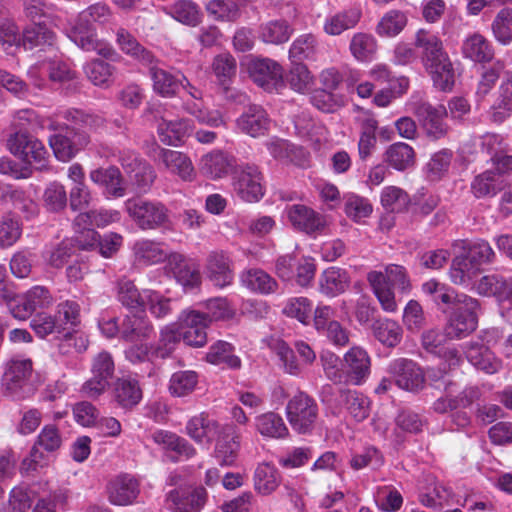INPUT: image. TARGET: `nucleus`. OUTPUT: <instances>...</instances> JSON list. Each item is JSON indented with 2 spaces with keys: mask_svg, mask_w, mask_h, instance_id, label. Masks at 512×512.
<instances>
[{
  "mask_svg": "<svg viewBox=\"0 0 512 512\" xmlns=\"http://www.w3.org/2000/svg\"><path fill=\"white\" fill-rule=\"evenodd\" d=\"M111 17L110 8L103 3L90 5L68 22L64 32L66 36L80 49L95 51L100 56L113 59L117 56L111 44L98 39L93 23H106Z\"/></svg>",
  "mask_w": 512,
  "mask_h": 512,
  "instance_id": "obj_1",
  "label": "nucleus"
},
{
  "mask_svg": "<svg viewBox=\"0 0 512 512\" xmlns=\"http://www.w3.org/2000/svg\"><path fill=\"white\" fill-rule=\"evenodd\" d=\"M435 301L453 305V311L445 328L448 338H464L476 329L478 323L477 311L479 309V303L476 299L466 294H457L454 290L443 285V290L438 292Z\"/></svg>",
  "mask_w": 512,
  "mask_h": 512,
  "instance_id": "obj_2",
  "label": "nucleus"
},
{
  "mask_svg": "<svg viewBox=\"0 0 512 512\" xmlns=\"http://www.w3.org/2000/svg\"><path fill=\"white\" fill-rule=\"evenodd\" d=\"M367 281L381 308L387 313H396L398 310L394 288L402 294L410 293L412 288L406 269L397 264L386 265L383 271L368 272Z\"/></svg>",
  "mask_w": 512,
  "mask_h": 512,
  "instance_id": "obj_3",
  "label": "nucleus"
},
{
  "mask_svg": "<svg viewBox=\"0 0 512 512\" xmlns=\"http://www.w3.org/2000/svg\"><path fill=\"white\" fill-rule=\"evenodd\" d=\"M33 372L30 359L15 357L6 366L2 377L4 393L15 400H23L34 394L36 387L31 381Z\"/></svg>",
  "mask_w": 512,
  "mask_h": 512,
  "instance_id": "obj_4",
  "label": "nucleus"
},
{
  "mask_svg": "<svg viewBox=\"0 0 512 512\" xmlns=\"http://www.w3.org/2000/svg\"><path fill=\"white\" fill-rule=\"evenodd\" d=\"M125 209L141 230H155L169 223L168 208L157 200L128 199Z\"/></svg>",
  "mask_w": 512,
  "mask_h": 512,
  "instance_id": "obj_5",
  "label": "nucleus"
},
{
  "mask_svg": "<svg viewBox=\"0 0 512 512\" xmlns=\"http://www.w3.org/2000/svg\"><path fill=\"white\" fill-rule=\"evenodd\" d=\"M10 152L26 164L38 170L45 169L48 163V152L41 141L33 136L18 131L8 140Z\"/></svg>",
  "mask_w": 512,
  "mask_h": 512,
  "instance_id": "obj_6",
  "label": "nucleus"
},
{
  "mask_svg": "<svg viewBox=\"0 0 512 512\" xmlns=\"http://www.w3.org/2000/svg\"><path fill=\"white\" fill-rule=\"evenodd\" d=\"M286 416L296 432L305 434L314 427L318 416V406L309 395L299 392L288 401Z\"/></svg>",
  "mask_w": 512,
  "mask_h": 512,
  "instance_id": "obj_7",
  "label": "nucleus"
},
{
  "mask_svg": "<svg viewBox=\"0 0 512 512\" xmlns=\"http://www.w3.org/2000/svg\"><path fill=\"white\" fill-rule=\"evenodd\" d=\"M115 372L112 355L107 351L99 352L92 359L91 378L82 385L81 392L88 398H97L110 386Z\"/></svg>",
  "mask_w": 512,
  "mask_h": 512,
  "instance_id": "obj_8",
  "label": "nucleus"
},
{
  "mask_svg": "<svg viewBox=\"0 0 512 512\" xmlns=\"http://www.w3.org/2000/svg\"><path fill=\"white\" fill-rule=\"evenodd\" d=\"M263 176L254 165H245L233 176V191L243 201L258 202L264 195Z\"/></svg>",
  "mask_w": 512,
  "mask_h": 512,
  "instance_id": "obj_9",
  "label": "nucleus"
},
{
  "mask_svg": "<svg viewBox=\"0 0 512 512\" xmlns=\"http://www.w3.org/2000/svg\"><path fill=\"white\" fill-rule=\"evenodd\" d=\"M182 340L188 346L199 348L207 343L208 318L196 310H183L177 319Z\"/></svg>",
  "mask_w": 512,
  "mask_h": 512,
  "instance_id": "obj_10",
  "label": "nucleus"
},
{
  "mask_svg": "<svg viewBox=\"0 0 512 512\" xmlns=\"http://www.w3.org/2000/svg\"><path fill=\"white\" fill-rule=\"evenodd\" d=\"M247 70L252 80L267 91H273L283 86L282 67L272 59H249Z\"/></svg>",
  "mask_w": 512,
  "mask_h": 512,
  "instance_id": "obj_11",
  "label": "nucleus"
},
{
  "mask_svg": "<svg viewBox=\"0 0 512 512\" xmlns=\"http://www.w3.org/2000/svg\"><path fill=\"white\" fill-rule=\"evenodd\" d=\"M409 110L422 121L427 134L434 139H439L447 132L444 118L447 110L443 105L433 107L429 103L419 100L409 104Z\"/></svg>",
  "mask_w": 512,
  "mask_h": 512,
  "instance_id": "obj_12",
  "label": "nucleus"
},
{
  "mask_svg": "<svg viewBox=\"0 0 512 512\" xmlns=\"http://www.w3.org/2000/svg\"><path fill=\"white\" fill-rule=\"evenodd\" d=\"M388 370L396 385L403 390L415 392L424 386L425 375L420 366L412 360L396 359L389 364Z\"/></svg>",
  "mask_w": 512,
  "mask_h": 512,
  "instance_id": "obj_13",
  "label": "nucleus"
},
{
  "mask_svg": "<svg viewBox=\"0 0 512 512\" xmlns=\"http://www.w3.org/2000/svg\"><path fill=\"white\" fill-rule=\"evenodd\" d=\"M226 430L232 431V426L220 425L205 413L192 417L186 424L187 435L196 443L206 446Z\"/></svg>",
  "mask_w": 512,
  "mask_h": 512,
  "instance_id": "obj_14",
  "label": "nucleus"
},
{
  "mask_svg": "<svg viewBox=\"0 0 512 512\" xmlns=\"http://www.w3.org/2000/svg\"><path fill=\"white\" fill-rule=\"evenodd\" d=\"M135 264L139 266H152L169 262L174 251H171L164 242L152 239L137 240L132 246Z\"/></svg>",
  "mask_w": 512,
  "mask_h": 512,
  "instance_id": "obj_15",
  "label": "nucleus"
},
{
  "mask_svg": "<svg viewBox=\"0 0 512 512\" xmlns=\"http://www.w3.org/2000/svg\"><path fill=\"white\" fill-rule=\"evenodd\" d=\"M414 45L419 51L425 70L448 56L439 36L424 29L416 32Z\"/></svg>",
  "mask_w": 512,
  "mask_h": 512,
  "instance_id": "obj_16",
  "label": "nucleus"
},
{
  "mask_svg": "<svg viewBox=\"0 0 512 512\" xmlns=\"http://www.w3.org/2000/svg\"><path fill=\"white\" fill-rule=\"evenodd\" d=\"M155 160L161 162L172 174L184 181L195 179L196 172L191 159L183 152L157 147Z\"/></svg>",
  "mask_w": 512,
  "mask_h": 512,
  "instance_id": "obj_17",
  "label": "nucleus"
},
{
  "mask_svg": "<svg viewBox=\"0 0 512 512\" xmlns=\"http://www.w3.org/2000/svg\"><path fill=\"white\" fill-rule=\"evenodd\" d=\"M285 213L294 228L306 233L321 231L326 225L324 216L305 205L288 206Z\"/></svg>",
  "mask_w": 512,
  "mask_h": 512,
  "instance_id": "obj_18",
  "label": "nucleus"
},
{
  "mask_svg": "<svg viewBox=\"0 0 512 512\" xmlns=\"http://www.w3.org/2000/svg\"><path fill=\"white\" fill-rule=\"evenodd\" d=\"M150 65L149 76L153 91L164 98L176 96L180 89V81L186 80V76L180 71L171 72L156 65Z\"/></svg>",
  "mask_w": 512,
  "mask_h": 512,
  "instance_id": "obj_19",
  "label": "nucleus"
},
{
  "mask_svg": "<svg viewBox=\"0 0 512 512\" xmlns=\"http://www.w3.org/2000/svg\"><path fill=\"white\" fill-rule=\"evenodd\" d=\"M271 120L259 105H250L237 119L236 126L242 133L251 137H259L268 132Z\"/></svg>",
  "mask_w": 512,
  "mask_h": 512,
  "instance_id": "obj_20",
  "label": "nucleus"
},
{
  "mask_svg": "<svg viewBox=\"0 0 512 512\" xmlns=\"http://www.w3.org/2000/svg\"><path fill=\"white\" fill-rule=\"evenodd\" d=\"M205 489L198 488L192 492L184 489H175L168 493L166 506L174 512H198L206 502Z\"/></svg>",
  "mask_w": 512,
  "mask_h": 512,
  "instance_id": "obj_21",
  "label": "nucleus"
},
{
  "mask_svg": "<svg viewBox=\"0 0 512 512\" xmlns=\"http://www.w3.org/2000/svg\"><path fill=\"white\" fill-rule=\"evenodd\" d=\"M205 275L217 287L229 286L233 282L234 273L228 255L223 252L209 254L205 266Z\"/></svg>",
  "mask_w": 512,
  "mask_h": 512,
  "instance_id": "obj_22",
  "label": "nucleus"
},
{
  "mask_svg": "<svg viewBox=\"0 0 512 512\" xmlns=\"http://www.w3.org/2000/svg\"><path fill=\"white\" fill-rule=\"evenodd\" d=\"M234 166V157L221 150H213L203 155L198 162L200 173L213 180L226 176Z\"/></svg>",
  "mask_w": 512,
  "mask_h": 512,
  "instance_id": "obj_23",
  "label": "nucleus"
},
{
  "mask_svg": "<svg viewBox=\"0 0 512 512\" xmlns=\"http://www.w3.org/2000/svg\"><path fill=\"white\" fill-rule=\"evenodd\" d=\"M347 374L355 385L363 384L370 375L371 358L367 351L359 346L351 347L344 354Z\"/></svg>",
  "mask_w": 512,
  "mask_h": 512,
  "instance_id": "obj_24",
  "label": "nucleus"
},
{
  "mask_svg": "<svg viewBox=\"0 0 512 512\" xmlns=\"http://www.w3.org/2000/svg\"><path fill=\"white\" fill-rule=\"evenodd\" d=\"M349 285V273L339 267L333 266L325 269L318 278V290L328 298H334L343 294Z\"/></svg>",
  "mask_w": 512,
  "mask_h": 512,
  "instance_id": "obj_25",
  "label": "nucleus"
},
{
  "mask_svg": "<svg viewBox=\"0 0 512 512\" xmlns=\"http://www.w3.org/2000/svg\"><path fill=\"white\" fill-rule=\"evenodd\" d=\"M193 130L189 119L161 118L157 125V134L160 141L168 146H179L184 138Z\"/></svg>",
  "mask_w": 512,
  "mask_h": 512,
  "instance_id": "obj_26",
  "label": "nucleus"
},
{
  "mask_svg": "<svg viewBox=\"0 0 512 512\" xmlns=\"http://www.w3.org/2000/svg\"><path fill=\"white\" fill-rule=\"evenodd\" d=\"M165 269L168 273H171L176 281L185 289L194 288L200 284L201 277L199 271L178 252L172 254Z\"/></svg>",
  "mask_w": 512,
  "mask_h": 512,
  "instance_id": "obj_27",
  "label": "nucleus"
},
{
  "mask_svg": "<svg viewBox=\"0 0 512 512\" xmlns=\"http://www.w3.org/2000/svg\"><path fill=\"white\" fill-rule=\"evenodd\" d=\"M461 52L464 58L475 63H489L494 58L492 44L480 33H472L465 37Z\"/></svg>",
  "mask_w": 512,
  "mask_h": 512,
  "instance_id": "obj_28",
  "label": "nucleus"
},
{
  "mask_svg": "<svg viewBox=\"0 0 512 512\" xmlns=\"http://www.w3.org/2000/svg\"><path fill=\"white\" fill-rule=\"evenodd\" d=\"M362 18L359 7H350L328 15L323 23V30L330 36H338L344 31L354 28Z\"/></svg>",
  "mask_w": 512,
  "mask_h": 512,
  "instance_id": "obj_29",
  "label": "nucleus"
},
{
  "mask_svg": "<svg viewBox=\"0 0 512 512\" xmlns=\"http://www.w3.org/2000/svg\"><path fill=\"white\" fill-rule=\"evenodd\" d=\"M243 287L260 295L273 294L278 290L277 281L266 271L258 268L244 270L240 275Z\"/></svg>",
  "mask_w": 512,
  "mask_h": 512,
  "instance_id": "obj_30",
  "label": "nucleus"
},
{
  "mask_svg": "<svg viewBox=\"0 0 512 512\" xmlns=\"http://www.w3.org/2000/svg\"><path fill=\"white\" fill-rule=\"evenodd\" d=\"M108 494L112 504L129 505L139 494L138 482L128 475L119 476L109 483Z\"/></svg>",
  "mask_w": 512,
  "mask_h": 512,
  "instance_id": "obj_31",
  "label": "nucleus"
},
{
  "mask_svg": "<svg viewBox=\"0 0 512 512\" xmlns=\"http://www.w3.org/2000/svg\"><path fill=\"white\" fill-rule=\"evenodd\" d=\"M153 331L152 323L142 310L139 315H127L123 319L120 335L126 341L135 342L149 338Z\"/></svg>",
  "mask_w": 512,
  "mask_h": 512,
  "instance_id": "obj_32",
  "label": "nucleus"
},
{
  "mask_svg": "<svg viewBox=\"0 0 512 512\" xmlns=\"http://www.w3.org/2000/svg\"><path fill=\"white\" fill-rule=\"evenodd\" d=\"M89 176L93 183L105 188V193L108 196L116 198L124 196L125 187L118 168H97L92 170Z\"/></svg>",
  "mask_w": 512,
  "mask_h": 512,
  "instance_id": "obj_33",
  "label": "nucleus"
},
{
  "mask_svg": "<svg viewBox=\"0 0 512 512\" xmlns=\"http://www.w3.org/2000/svg\"><path fill=\"white\" fill-rule=\"evenodd\" d=\"M116 43L119 49L127 56L144 65L154 64V55L144 48L138 40L126 29L119 28L116 32Z\"/></svg>",
  "mask_w": 512,
  "mask_h": 512,
  "instance_id": "obj_34",
  "label": "nucleus"
},
{
  "mask_svg": "<svg viewBox=\"0 0 512 512\" xmlns=\"http://www.w3.org/2000/svg\"><path fill=\"white\" fill-rule=\"evenodd\" d=\"M151 438L162 449L175 452L185 459H189L196 454L195 448L186 439L173 432L156 430L151 434Z\"/></svg>",
  "mask_w": 512,
  "mask_h": 512,
  "instance_id": "obj_35",
  "label": "nucleus"
},
{
  "mask_svg": "<svg viewBox=\"0 0 512 512\" xmlns=\"http://www.w3.org/2000/svg\"><path fill=\"white\" fill-rule=\"evenodd\" d=\"M280 483L281 475L274 464L262 462L257 465L253 475V486L257 493L270 495Z\"/></svg>",
  "mask_w": 512,
  "mask_h": 512,
  "instance_id": "obj_36",
  "label": "nucleus"
},
{
  "mask_svg": "<svg viewBox=\"0 0 512 512\" xmlns=\"http://www.w3.org/2000/svg\"><path fill=\"white\" fill-rule=\"evenodd\" d=\"M407 24L408 16L404 11L391 9L380 17L375 26V33L380 38H395L405 29Z\"/></svg>",
  "mask_w": 512,
  "mask_h": 512,
  "instance_id": "obj_37",
  "label": "nucleus"
},
{
  "mask_svg": "<svg viewBox=\"0 0 512 512\" xmlns=\"http://www.w3.org/2000/svg\"><path fill=\"white\" fill-rule=\"evenodd\" d=\"M467 360L478 370L487 374H494L501 368V361L495 355L479 345L478 342H470L466 349Z\"/></svg>",
  "mask_w": 512,
  "mask_h": 512,
  "instance_id": "obj_38",
  "label": "nucleus"
},
{
  "mask_svg": "<svg viewBox=\"0 0 512 512\" xmlns=\"http://www.w3.org/2000/svg\"><path fill=\"white\" fill-rule=\"evenodd\" d=\"M239 447V437L232 427V431L226 430L218 436L214 457L221 466H231L237 459Z\"/></svg>",
  "mask_w": 512,
  "mask_h": 512,
  "instance_id": "obj_39",
  "label": "nucleus"
},
{
  "mask_svg": "<svg viewBox=\"0 0 512 512\" xmlns=\"http://www.w3.org/2000/svg\"><path fill=\"white\" fill-rule=\"evenodd\" d=\"M114 397L119 406L131 409L142 400L139 382L131 377L119 378L114 386Z\"/></svg>",
  "mask_w": 512,
  "mask_h": 512,
  "instance_id": "obj_40",
  "label": "nucleus"
},
{
  "mask_svg": "<svg viewBox=\"0 0 512 512\" xmlns=\"http://www.w3.org/2000/svg\"><path fill=\"white\" fill-rule=\"evenodd\" d=\"M266 145L271 156L277 160L291 162L299 166H304L307 162L306 151L286 140L271 139Z\"/></svg>",
  "mask_w": 512,
  "mask_h": 512,
  "instance_id": "obj_41",
  "label": "nucleus"
},
{
  "mask_svg": "<svg viewBox=\"0 0 512 512\" xmlns=\"http://www.w3.org/2000/svg\"><path fill=\"white\" fill-rule=\"evenodd\" d=\"M479 272L480 268L467 255H463L453 259L449 276L450 280L456 285L472 287Z\"/></svg>",
  "mask_w": 512,
  "mask_h": 512,
  "instance_id": "obj_42",
  "label": "nucleus"
},
{
  "mask_svg": "<svg viewBox=\"0 0 512 512\" xmlns=\"http://www.w3.org/2000/svg\"><path fill=\"white\" fill-rule=\"evenodd\" d=\"M255 428L265 438L282 439L289 434L283 418L274 412H266L256 416Z\"/></svg>",
  "mask_w": 512,
  "mask_h": 512,
  "instance_id": "obj_43",
  "label": "nucleus"
},
{
  "mask_svg": "<svg viewBox=\"0 0 512 512\" xmlns=\"http://www.w3.org/2000/svg\"><path fill=\"white\" fill-rule=\"evenodd\" d=\"M512 278H505L497 274L483 276L472 286L478 294L483 296H494L502 303L507 299V289Z\"/></svg>",
  "mask_w": 512,
  "mask_h": 512,
  "instance_id": "obj_44",
  "label": "nucleus"
},
{
  "mask_svg": "<svg viewBox=\"0 0 512 512\" xmlns=\"http://www.w3.org/2000/svg\"><path fill=\"white\" fill-rule=\"evenodd\" d=\"M352 56L359 62H371L377 54V39L370 33L357 32L349 43Z\"/></svg>",
  "mask_w": 512,
  "mask_h": 512,
  "instance_id": "obj_45",
  "label": "nucleus"
},
{
  "mask_svg": "<svg viewBox=\"0 0 512 512\" xmlns=\"http://www.w3.org/2000/svg\"><path fill=\"white\" fill-rule=\"evenodd\" d=\"M56 35L42 23H33L23 30L21 46L25 50H32L37 47L52 46Z\"/></svg>",
  "mask_w": 512,
  "mask_h": 512,
  "instance_id": "obj_46",
  "label": "nucleus"
},
{
  "mask_svg": "<svg viewBox=\"0 0 512 512\" xmlns=\"http://www.w3.org/2000/svg\"><path fill=\"white\" fill-rule=\"evenodd\" d=\"M164 12L176 21L188 26L198 25L202 18L199 6L191 0H178L165 7Z\"/></svg>",
  "mask_w": 512,
  "mask_h": 512,
  "instance_id": "obj_47",
  "label": "nucleus"
},
{
  "mask_svg": "<svg viewBox=\"0 0 512 512\" xmlns=\"http://www.w3.org/2000/svg\"><path fill=\"white\" fill-rule=\"evenodd\" d=\"M384 160L395 170L404 171L414 166V149L404 142L390 145L384 154Z\"/></svg>",
  "mask_w": 512,
  "mask_h": 512,
  "instance_id": "obj_48",
  "label": "nucleus"
},
{
  "mask_svg": "<svg viewBox=\"0 0 512 512\" xmlns=\"http://www.w3.org/2000/svg\"><path fill=\"white\" fill-rule=\"evenodd\" d=\"M512 115V81H504L499 87L498 96L491 106L493 122L503 123Z\"/></svg>",
  "mask_w": 512,
  "mask_h": 512,
  "instance_id": "obj_49",
  "label": "nucleus"
},
{
  "mask_svg": "<svg viewBox=\"0 0 512 512\" xmlns=\"http://www.w3.org/2000/svg\"><path fill=\"white\" fill-rule=\"evenodd\" d=\"M505 186L503 178L493 170H487L476 176L471 184V190L477 198L494 196Z\"/></svg>",
  "mask_w": 512,
  "mask_h": 512,
  "instance_id": "obj_50",
  "label": "nucleus"
},
{
  "mask_svg": "<svg viewBox=\"0 0 512 512\" xmlns=\"http://www.w3.org/2000/svg\"><path fill=\"white\" fill-rule=\"evenodd\" d=\"M182 339L177 322L169 323L160 329L159 340L155 349V357H169Z\"/></svg>",
  "mask_w": 512,
  "mask_h": 512,
  "instance_id": "obj_51",
  "label": "nucleus"
},
{
  "mask_svg": "<svg viewBox=\"0 0 512 512\" xmlns=\"http://www.w3.org/2000/svg\"><path fill=\"white\" fill-rule=\"evenodd\" d=\"M431 76L433 84L442 91H449L455 83V73L449 56L443 58L432 67L426 69Z\"/></svg>",
  "mask_w": 512,
  "mask_h": 512,
  "instance_id": "obj_52",
  "label": "nucleus"
},
{
  "mask_svg": "<svg viewBox=\"0 0 512 512\" xmlns=\"http://www.w3.org/2000/svg\"><path fill=\"white\" fill-rule=\"evenodd\" d=\"M211 70L219 86L231 84L237 72L236 59L230 53H220L213 58Z\"/></svg>",
  "mask_w": 512,
  "mask_h": 512,
  "instance_id": "obj_53",
  "label": "nucleus"
},
{
  "mask_svg": "<svg viewBox=\"0 0 512 512\" xmlns=\"http://www.w3.org/2000/svg\"><path fill=\"white\" fill-rule=\"evenodd\" d=\"M374 336L385 346H397L403 335V331L398 322L391 319H380L373 324Z\"/></svg>",
  "mask_w": 512,
  "mask_h": 512,
  "instance_id": "obj_54",
  "label": "nucleus"
},
{
  "mask_svg": "<svg viewBox=\"0 0 512 512\" xmlns=\"http://www.w3.org/2000/svg\"><path fill=\"white\" fill-rule=\"evenodd\" d=\"M293 30L284 20H272L260 26L259 38L269 44L287 42Z\"/></svg>",
  "mask_w": 512,
  "mask_h": 512,
  "instance_id": "obj_55",
  "label": "nucleus"
},
{
  "mask_svg": "<svg viewBox=\"0 0 512 512\" xmlns=\"http://www.w3.org/2000/svg\"><path fill=\"white\" fill-rule=\"evenodd\" d=\"M205 9L215 21L234 22L240 16L239 5L234 0H210Z\"/></svg>",
  "mask_w": 512,
  "mask_h": 512,
  "instance_id": "obj_56",
  "label": "nucleus"
},
{
  "mask_svg": "<svg viewBox=\"0 0 512 512\" xmlns=\"http://www.w3.org/2000/svg\"><path fill=\"white\" fill-rule=\"evenodd\" d=\"M206 359L211 364L226 365L233 369L241 366V360L233 353L232 345L224 341L213 344L206 355Z\"/></svg>",
  "mask_w": 512,
  "mask_h": 512,
  "instance_id": "obj_57",
  "label": "nucleus"
},
{
  "mask_svg": "<svg viewBox=\"0 0 512 512\" xmlns=\"http://www.w3.org/2000/svg\"><path fill=\"white\" fill-rule=\"evenodd\" d=\"M143 301V307H146L156 319H164L173 312V300L155 290H143Z\"/></svg>",
  "mask_w": 512,
  "mask_h": 512,
  "instance_id": "obj_58",
  "label": "nucleus"
},
{
  "mask_svg": "<svg viewBox=\"0 0 512 512\" xmlns=\"http://www.w3.org/2000/svg\"><path fill=\"white\" fill-rule=\"evenodd\" d=\"M49 143L55 157L59 161L67 162L76 155L81 147L88 143V138L84 136L79 144H76L63 135H53L50 137Z\"/></svg>",
  "mask_w": 512,
  "mask_h": 512,
  "instance_id": "obj_59",
  "label": "nucleus"
},
{
  "mask_svg": "<svg viewBox=\"0 0 512 512\" xmlns=\"http://www.w3.org/2000/svg\"><path fill=\"white\" fill-rule=\"evenodd\" d=\"M198 383V375L191 370L177 371L169 381V392L176 397H183L194 391Z\"/></svg>",
  "mask_w": 512,
  "mask_h": 512,
  "instance_id": "obj_60",
  "label": "nucleus"
},
{
  "mask_svg": "<svg viewBox=\"0 0 512 512\" xmlns=\"http://www.w3.org/2000/svg\"><path fill=\"white\" fill-rule=\"evenodd\" d=\"M313 310L312 301L307 297H291L283 307V314L287 317L295 318L300 323L308 325L311 321Z\"/></svg>",
  "mask_w": 512,
  "mask_h": 512,
  "instance_id": "obj_61",
  "label": "nucleus"
},
{
  "mask_svg": "<svg viewBox=\"0 0 512 512\" xmlns=\"http://www.w3.org/2000/svg\"><path fill=\"white\" fill-rule=\"evenodd\" d=\"M380 200L384 209L392 213L406 210L410 203L408 194L397 186L384 187Z\"/></svg>",
  "mask_w": 512,
  "mask_h": 512,
  "instance_id": "obj_62",
  "label": "nucleus"
},
{
  "mask_svg": "<svg viewBox=\"0 0 512 512\" xmlns=\"http://www.w3.org/2000/svg\"><path fill=\"white\" fill-rule=\"evenodd\" d=\"M292 67L287 75L290 87L299 93L309 91L314 84V77L308 67L300 62H292Z\"/></svg>",
  "mask_w": 512,
  "mask_h": 512,
  "instance_id": "obj_63",
  "label": "nucleus"
},
{
  "mask_svg": "<svg viewBox=\"0 0 512 512\" xmlns=\"http://www.w3.org/2000/svg\"><path fill=\"white\" fill-rule=\"evenodd\" d=\"M492 32L495 39L502 45L512 42V9H501L492 23Z\"/></svg>",
  "mask_w": 512,
  "mask_h": 512,
  "instance_id": "obj_64",
  "label": "nucleus"
}]
</instances>
